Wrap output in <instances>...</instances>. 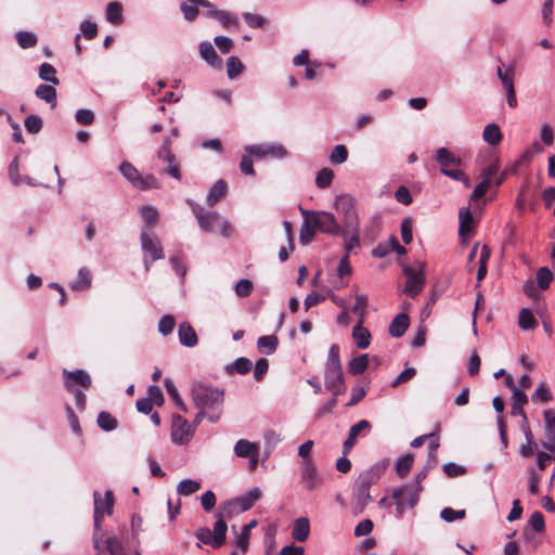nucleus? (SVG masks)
<instances>
[{
	"label": "nucleus",
	"mask_w": 555,
	"mask_h": 555,
	"mask_svg": "<svg viewBox=\"0 0 555 555\" xmlns=\"http://www.w3.org/2000/svg\"><path fill=\"white\" fill-rule=\"evenodd\" d=\"M413 461V455L410 453L403 454L397 460L395 469L399 477H404L410 472Z\"/></svg>",
	"instance_id": "c03bdc74"
},
{
	"label": "nucleus",
	"mask_w": 555,
	"mask_h": 555,
	"mask_svg": "<svg viewBox=\"0 0 555 555\" xmlns=\"http://www.w3.org/2000/svg\"><path fill=\"white\" fill-rule=\"evenodd\" d=\"M253 367V363L249 359L245 357L237 358L234 362L228 364L225 366V372L230 375L237 374H246Z\"/></svg>",
	"instance_id": "7c9ffc66"
},
{
	"label": "nucleus",
	"mask_w": 555,
	"mask_h": 555,
	"mask_svg": "<svg viewBox=\"0 0 555 555\" xmlns=\"http://www.w3.org/2000/svg\"><path fill=\"white\" fill-rule=\"evenodd\" d=\"M279 339L274 335L260 336L257 340V348L267 356L275 352Z\"/></svg>",
	"instance_id": "72a5a7b5"
},
{
	"label": "nucleus",
	"mask_w": 555,
	"mask_h": 555,
	"mask_svg": "<svg viewBox=\"0 0 555 555\" xmlns=\"http://www.w3.org/2000/svg\"><path fill=\"white\" fill-rule=\"evenodd\" d=\"M372 502V496L370 495V489L359 486L357 483L353 485L352 495H351V512L353 515L361 514L367 504Z\"/></svg>",
	"instance_id": "dca6fc26"
},
{
	"label": "nucleus",
	"mask_w": 555,
	"mask_h": 555,
	"mask_svg": "<svg viewBox=\"0 0 555 555\" xmlns=\"http://www.w3.org/2000/svg\"><path fill=\"white\" fill-rule=\"evenodd\" d=\"M39 78L48 81L54 86L60 83L59 78L56 77V69L50 63H42L39 67Z\"/></svg>",
	"instance_id": "37998d69"
},
{
	"label": "nucleus",
	"mask_w": 555,
	"mask_h": 555,
	"mask_svg": "<svg viewBox=\"0 0 555 555\" xmlns=\"http://www.w3.org/2000/svg\"><path fill=\"white\" fill-rule=\"evenodd\" d=\"M460 219V235L464 236L473 230L474 219L469 207H463L459 212Z\"/></svg>",
	"instance_id": "473e14b6"
},
{
	"label": "nucleus",
	"mask_w": 555,
	"mask_h": 555,
	"mask_svg": "<svg viewBox=\"0 0 555 555\" xmlns=\"http://www.w3.org/2000/svg\"><path fill=\"white\" fill-rule=\"evenodd\" d=\"M314 447L313 440H307L298 448V456L301 459L299 465H311L315 464L312 457V450Z\"/></svg>",
	"instance_id": "58836bf2"
},
{
	"label": "nucleus",
	"mask_w": 555,
	"mask_h": 555,
	"mask_svg": "<svg viewBox=\"0 0 555 555\" xmlns=\"http://www.w3.org/2000/svg\"><path fill=\"white\" fill-rule=\"evenodd\" d=\"M42 124V119L38 115H29L24 120L25 129L33 134H36L41 130Z\"/></svg>",
	"instance_id": "680f3d73"
},
{
	"label": "nucleus",
	"mask_w": 555,
	"mask_h": 555,
	"mask_svg": "<svg viewBox=\"0 0 555 555\" xmlns=\"http://www.w3.org/2000/svg\"><path fill=\"white\" fill-rule=\"evenodd\" d=\"M80 36L82 35L86 39L91 40L96 37L98 34V26L95 23L85 20L80 24Z\"/></svg>",
	"instance_id": "774afa93"
},
{
	"label": "nucleus",
	"mask_w": 555,
	"mask_h": 555,
	"mask_svg": "<svg viewBox=\"0 0 555 555\" xmlns=\"http://www.w3.org/2000/svg\"><path fill=\"white\" fill-rule=\"evenodd\" d=\"M313 224L317 227L318 231L332 234L339 235L346 238V231L341 229L339 223L337 222L335 216L332 212H327L324 210L314 211L313 215Z\"/></svg>",
	"instance_id": "6e6552de"
},
{
	"label": "nucleus",
	"mask_w": 555,
	"mask_h": 555,
	"mask_svg": "<svg viewBox=\"0 0 555 555\" xmlns=\"http://www.w3.org/2000/svg\"><path fill=\"white\" fill-rule=\"evenodd\" d=\"M106 20L113 25H119L122 22V5L117 1H112L106 7Z\"/></svg>",
	"instance_id": "c9c22d12"
},
{
	"label": "nucleus",
	"mask_w": 555,
	"mask_h": 555,
	"mask_svg": "<svg viewBox=\"0 0 555 555\" xmlns=\"http://www.w3.org/2000/svg\"><path fill=\"white\" fill-rule=\"evenodd\" d=\"M245 151L257 158L270 156L283 159L287 156V150L280 143L246 145Z\"/></svg>",
	"instance_id": "9d476101"
},
{
	"label": "nucleus",
	"mask_w": 555,
	"mask_h": 555,
	"mask_svg": "<svg viewBox=\"0 0 555 555\" xmlns=\"http://www.w3.org/2000/svg\"><path fill=\"white\" fill-rule=\"evenodd\" d=\"M553 280V273L546 267H542L537 271V281L539 287L544 291L547 289Z\"/></svg>",
	"instance_id": "052dcab7"
},
{
	"label": "nucleus",
	"mask_w": 555,
	"mask_h": 555,
	"mask_svg": "<svg viewBox=\"0 0 555 555\" xmlns=\"http://www.w3.org/2000/svg\"><path fill=\"white\" fill-rule=\"evenodd\" d=\"M348 158V151L347 147L343 144L336 145L331 155H330V162L335 165H340L345 163Z\"/></svg>",
	"instance_id": "13d9d810"
},
{
	"label": "nucleus",
	"mask_w": 555,
	"mask_h": 555,
	"mask_svg": "<svg viewBox=\"0 0 555 555\" xmlns=\"http://www.w3.org/2000/svg\"><path fill=\"white\" fill-rule=\"evenodd\" d=\"M216 516L218 517L217 521L214 525V530H211L214 537L217 539V542L222 546L225 542V534H227V522L224 521L225 517H221L219 515V509L216 513Z\"/></svg>",
	"instance_id": "a18cd8bd"
},
{
	"label": "nucleus",
	"mask_w": 555,
	"mask_h": 555,
	"mask_svg": "<svg viewBox=\"0 0 555 555\" xmlns=\"http://www.w3.org/2000/svg\"><path fill=\"white\" fill-rule=\"evenodd\" d=\"M178 336L181 345L185 347H194L197 344V335L190 323L182 322L178 328Z\"/></svg>",
	"instance_id": "b1692460"
},
{
	"label": "nucleus",
	"mask_w": 555,
	"mask_h": 555,
	"mask_svg": "<svg viewBox=\"0 0 555 555\" xmlns=\"http://www.w3.org/2000/svg\"><path fill=\"white\" fill-rule=\"evenodd\" d=\"M199 54L203 60L207 62L214 68L222 67V60L216 53L215 48L209 41H203L199 43Z\"/></svg>",
	"instance_id": "4be33fe9"
},
{
	"label": "nucleus",
	"mask_w": 555,
	"mask_h": 555,
	"mask_svg": "<svg viewBox=\"0 0 555 555\" xmlns=\"http://www.w3.org/2000/svg\"><path fill=\"white\" fill-rule=\"evenodd\" d=\"M388 465H389V463L387 460H383V461L375 463L373 466L363 470L358 476L354 483L370 489L371 486L376 483L377 480L380 478V476L386 472Z\"/></svg>",
	"instance_id": "f8f14e48"
},
{
	"label": "nucleus",
	"mask_w": 555,
	"mask_h": 555,
	"mask_svg": "<svg viewBox=\"0 0 555 555\" xmlns=\"http://www.w3.org/2000/svg\"><path fill=\"white\" fill-rule=\"evenodd\" d=\"M333 178H334L333 170L330 168H323L317 175L315 184L320 189L328 188L332 183Z\"/></svg>",
	"instance_id": "bf43d9fd"
},
{
	"label": "nucleus",
	"mask_w": 555,
	"mask_h": 555,
	"mask_svg": "<svg viewBox=\"0 0 555 555\" xmlns=\"http://www.w3.org/2000/svg\"><path fill=\"white\" fill-rule=\"evenodd\" d=\"M518 324L521 330L528 331L535 327L537 321L532 312L529 309L525 308L519 313Z\"/></svg>",
	"instance_id": "3c124183"
},
{
	"label": "nucleus",
	"mask_w": 555,
	"mask_h": 555,
	"mask_svg": "<svg viewBox=\"0 0 555 555\" xmlns=\"http://www.w3.org/2000/svg\"><path fill=\"white\" fill-rule=\"evenodd\" d=\"M175 325V318L171 314H166L162 317V319L158 322V332L164 336H167L170 333H172Z\"/></svg>",
	"instance_id": "e2e57ef3"
},
{
	"label": "nucleus",
	"mask_w": 555,
	"mask_h": 555,
	"mask_svg": "<svg viewBox=\"0 0 555 555\" xmlns=\"http://www.w3.org/2000/svg\"><path fill=\"white\" fill-rule=\"evenodd\" d=\"M35 95L50 105L56 107V89L50 85H39L35 90Z\"/></svg>",
	"instance_id": "cd10ccee"
},
{
	"label": "nucleus",
	"mask_w": 555,
	"mask_h": 555,
	"mask_svg": "<svg viewBox=\"0 0 555 555\" xmlns=\"http://www.w3.org/2000/svg\"><path fill=\"white\" fill-rule=\"evenodd\" d=\"M552 400V393L545 383H541L531 395V401L534 403H546Z\"/></svg>",
	"instance_id": "8fccbe9b"
},
{
	"label": "nucleus",
	"mask_w": 555,
	"mask_h": 555,
	"mask_svg": "<svg viewBox=\"0 0 555 555\" xmlns=\"http://www.w3.org/2000/svg\"><path fill=\"white\" fill-rule=\"evenodd\" d=\"M325 388L332 391L334 397L346 390L341 367H325Z\"/></svg>",
	"instance_id": "2eb2a0df"
},
{
	"label": "nucleus",
	"mask_w": 555,
	"mask_h": 555,
	"mask_svg": "<svg viewBox=\"0 0 555 555\" xmlns=\"http://www.w3.org/2000/svg\"><path fill=\"white\" fill-rule=\"evenodd\" d=\"M346 231V235L350 233V237L346 241L345 248L348 255L354 247L360 246V225L357 228L343 229Z\"/></svg>",
	"instance_id": "5fc2aeb1"
},
{
	"label": "nucleus",
	"mask_w": 555,
	"mask_h": 555,
	"mask_svg": "<svg viewBox=\"0 0 555 555\" xmlns=\"http://www.w3.org/2000/svg\"><path fill=\"white\" fill-rule=\"evenodd\" d=\"M98 426L105 431H112L117 428V420L107 412H100L96 418Z\"/></svg>",
	"instance_id": "49530a36"
},
{
	"label": "nucleus",
	"mask_w": 555,
	"mask_h": 555,
	"mask_svg": "<svg viewBox=\"0 0 555 555\" xmlns=\"http://www.w3.org/2000/svg\"><path fill=\"white\" fill-rule=\"evenodd\" d=\"M465 515H466L465 509L456 511L451 507H444L440 513V517L447 522H452L457 519H463L465 517Z\"/></svg>",
	"instance_id": "0e129e2a"
},
{
	"label": "nucleus",
	"mask_w": 555,
	"mask_h": 555,
	"mask_svg": "<svg viewBox=\"0 0 555 555\" xmlns=\"http://www.w3.org/2000/svg\"><path fill=\"white\" fill-rule=\"evenodd\" d=\"M369 305L367 296L364 294L356 295V305L353 307V312L358 314L360 323L364 322L365 319V309Z\"/></svg>",
	"instance_id": "6e6d98bb"
},
{
	"label": "nucleus",
	"mask_w": 555,
	"mask_h": 555,
	"mask_svg": "<svg viewBox=\"0 0 555 555\" xmlns=\"http://www.w3.org/2000/svg\"><path fill=\"white\" fill-rule=\"evenodd\" d=\"M223 389L203 382H195L191 387V398L201 410L220 405L223 401Z\"/></svg>",
	"instance_id": "f03ea898"
},
{
	"label": "nucleus",
	"mask_w": 555,
	"mask_h": 555,
	"mask_svg": "<svg viewBox=\"0 0 555 555\" xmlns=\"http://www.w3.org/2000/svg\"><path fill=\"white\" fill-rule=\"evenodd\" d=\"M496 75L501 80L504 89L506 90L507 104L509 107H515L517 105V99L514 88V77L515 72L512 66H499L496 69Z\"/></svg>",
	"instance_id": "ddd939ff"
},
{
	"label": "nucleus",
	"mask_w": 555,
	"mask_h": 555,
	"mask_svg": "<svg viewBox=\"0 0 555 555\" xmlns=\"http://www.w3.org/2000/svg\"><path fill=\"white\" fill-rule=\"evenodd\" d=\"M418 270L409 266L403 267V273L406 276L403 293L411 298H415L423 289L425 284L424 263L418 262Z\"/></svg>",
	"instance_id": "423d86ee"
},
{
	"label": "nucleus",
	"mask_w": 555,
	"mask_h": 555,
	"mask_svg": "<svg viewBox=\"0 0 555 555\" xmlns=\"http://www.w3.org/2000/svg\"><path fill=\"white\" fill-rule=\"evenodd\" d=\"M317 227L313 224V222H308L307 220H304L300 231H299V242L302 245H308L317 231Z\"/></svg>",
	"instance_id": "de8ad7c7"
},
{
	"label": "nucleus",
	"mask_w": 555,
	"mask_h": 555,
	"mask_svg": "<svg viewBox=\"0 0 555 555\" xmlns=\"http://www.w3.org/2000/svg\"><path fill=\"white\" fill-rule=\"evenodd\" d=\"M94 527L95 530H100L102 520L104 516L109 515L113 509V493L107 490L105 492V499L102 500L101 493L99 491H94Z\"/></svg>",
	"instance_id": "9b49d317"
},
{
	"label": "nucleus",
	"mask_w": 555,
	"mask_h": 555,
	"mask_svg": "<svg viewBox=\"0 0 555 555\" xmlns=\"http://www.w3.org/2000/svg\"><path fill=\"white\" fill-rule=\"evenodd\" d=\"M335 208L341 217L344 229L357 228L360 225L353 197L347 194L336 196Z\"/></svg>",
	"instance_id": "39448f33"
},
{
	"label": "nucleus",
	"mask_w": 555,
	"mask_h": 555,
	"mask_svg": "<svg viewBox=\"0 0 555 555\" xmlns=\"http://www.w3.org/2000/svg\"><path fill=\"white\" fill-rule=\"evenodd\" d=\"M323 481L324 479L318 469L317 463L299 465V482L306 491H315L323 485Z\"/></svg>",
	"instance_id": "1a4fd4ad"
},
{
	"label": "nucleus",
	"mask_w": 555,
	"mask_h": 555,
	"mask_svg": "<svg viewBox=\"0 0 555 555\" xmlns=\"http://www.w3.org/2000/svg\"><path fill=\"white\" fill-rule=\"evenodd\" d=\"M351 273H352V268L349 262V255H345L340 259L339 264L333 274L346 280V278H349L351 275Z\"/></svg>",
	"instance_id": "69168bd1"
},
{
	"label": "nucleus",
	"mask_w": 555,
	"mask_h": 555,
	"mask_svg": "<svg viewBox=\"0 0 555 555\" xmlns=\"http://www.w3.org/2000/svg\"><path fill=\"white\" fill-rule=\"evenodd\" d=\"M164 385H165L167 393L169 395L171 400L175 402L177 408L180 409L182 412H186L188 411L186 405L183 402L182 398L180 397L179 391H178L176 385L173 384V382L169 378H165Z\"/></svg>",
	"instance_id": "ea45409f"
},
{
	"label": "nucleus",
	"mask_w": 555,
	"mask_h": 555,
	"mask_svg": "<svg viewBox=\"0 0 555 555\" xmlns=\"http://www.w3.org/2000/svg\"><path fill=\"white\" fill-rule=\"evenodd\" d=\"M211 15H214L215 17H217L219 20V22L223 25V26H237L238 25V20L236 16H234L233 14H231L230 12L228 11H222V10H214L211 11Z\"/></svg>",
	"instance_id": "4d7b16f0"
},
{
	"label": "nucleus",
	"mask_w": 555,
	"mask_h": 555,
	"mask_svg": "<svg viewBox=\"0 0 555 555\" xmlns=\"http://www.w3.org/2000/svg\"><path fill=\"white\" fill-rule=\"evenodd\" d=\"M91 286V275L88 269L81 268L77 278L70 283L73 291H86Z\"/></svg>",
	"instance_id": "e433bc0d"
},
{
	"label": "nucleus",
	"mask_w": 555,
	"mask_h": 555,
	"mask_svg": "<svg viewBox=\"0 0 555 555\" xmlns=\"http://www.w3.org/2000/svg\"><path fill=\"white\" fill-rule=\"evenodd\" d=\"M257 526V520L253 519L245 525L241 533L235 538V547L240 550L242 554H245L248 550L250 531Z\"/></svg>",
	"instance_id": "bb28decb"
},
{
	"label": "nucleus",
	"mask_w": 555,
	"mask_h": 555,
	"mask_svg": "<svg viewBox=\"0 0 555 555\" xmlns=\"http://www.w3.org/2000/svg\"><path fill=\"white\" fill-rule=\"evenodd\" d=\"M528 402V397L521 389L514 387L512 395L511 414L513 416L519 415L524 422L527 423V416L524 411V405Z\"/></svg>",
	"instance_id": "aec40b11"
},
{
	"label": "nucleus",
	"mask_w": 555,
	"mask_h": 555,
	"mask_svg": "<svg viewBox=\"0 0 555 555\" xmlns=\"http://www.w3.org/2000/svg\"><path fill=\"white\" fill-rule=\"evenodd\" d=\"M63 375L65 377L64 385L67 390L77 389L76 386L80 385L85 389H88L91 386V377L83 370L76 371H63Z\"/></svg>",
	"instance_id": "f3484780"
},
{
	"label": "nucleus",
	"mask_w": 555,
	"mask_h": 555,
	"mask_svg": "<svg viewBox=\"0 0 555 555\" xmlns=\"http://www.w3.org/2000/svg\"><path fill=\"white\" fill-rule=\"evenodd\" d=\"M371 428V424L366 420H361L357 424L352 425L349 429L348 438L344 442V454L347 455L350 450L354 447L357 443L358 436L364 431L369 430Z\"/></svg>",
	"instance_id": "6ab92c4d"
},
{
	"label": "nucleus",
	"mask_w": 555,
	"mask_h": 555,
	"mask_svg": "<svg viewBox=\"0 0 555 555\" xmlns=\"http://www.w3.org/2000/svg\"><path fill=\"white\" fill-rule=\"evenodd\" d=\"M198 227L205 232H214L219 228V232L224 237H230L232 228L230 222L217 211H205L204 208L192 199H188Z\"/></svg>",
	"instance_id": "f257e3e1"
},
{
	"label": "nucleus",
	"mask_w": 555,
	"mask_h": 555,
	"mask_svg": "<svg viewBox=\"0 0 555 555\" xmlns=\"http://www.w3.org/2000/svg\"><path fill=\"white\" fill-rule=\"evenodd\" d=\"M371 333L363 326V323L358 321V324L352 328V338L354 344L360 349H366L371 344Z\"/></svg>",
	"instance_id": "a878e982"
},
{
	"label": "nucleus",
	"mask_w": 555,
	"mask_h": 555,
	"mask_svg": "<svg viewBox=\"0 0 555 555\" xmlns=\"http://www.w3.org/2000/svg\"><path fill=\"white\" fill-rule=\"evenodd\" d=\"M157 158L167 164L164 172L176 180H181L180 163L171 151V138L166 137L157 151Z\"/></svg>",
	"instance_id": "0eeeda50"
},
{
	"label": "nucleus",
	"mask_w": 555,
	"mask_h": 555,
	"mask_svg": "<svg viewBox=\"0 0 555 555\" xmlns=\"http://www.w3.org/2000/svg\"><path fill=\"white\" fill-rule=\"evenodd\" d=\"M141 216L146 225L152 227L157 222L158 211L153 206H143L141 208Z\"/></svg>",
	"instance_id": "338daca9"
},
{
	"label": "nucleus",
	"mask_w": 555,
	"mask_h": 555,
	"mask_svg": "<svg viewBox=\"0 0 555 555\" xmlns=\"http://www.w3.org/2000/svg\"><path fill=\"white\" fill-rule=\"evenodd\" d=\"M228 185L224 180H218L208 191L206 202L209 206H215L227 193Z\"/></svg>",
	"instance_id": "c85d7f7f"
},
{
	"label": "nucleus",
	"mask_w": 555,
	"mask_h": 555,
	"mask_svg": "<svg viewBox=\"0 0 555 555\" xmlns=\"http://www.w3.org/2000/svg\"><path fill=\"white\" fill-rule=\"evenodd\" d=\"M410 325V319L405 313H399L393 318L389 324V334L392 337L399 338L404 335Z\"/></svg>",
	"instance_id": "5701e85b"
},
{
	"label": "nucleus",
	"mask_w": 555,
	"mask_h": 555,
	"mask_svg": "<svg viewBox=\"0 0 555 555\" xmlns=\"http://www.w3.org/2000/svg\"><path fill=\"white\" fill-rule=\"evenodd\" d=\"M119 171L124 176V178L133 186L135 188L141 173L138 171V169L130 164L129 162H122L119 165Z\"/></svg>",
	"instance_id": "4c0bfd02"
},
{
	"label": "nucleus",
	"mask_w": 555,
	"mask_h": 555,
	"mask_svg": "<svg viewBox=\"0 0 555 555\" xmlns=\"http://www.w3.org/2000/svg\"><path fill=\"white\" fill-rule=\"evenodd\" d=\"M262 492L258 487H254L246 493L229 500L219 506L221 517H230L232 513H243L251 508L261 498Z\"/></svg>",
	"instance_id": "7ed1b4c3"
},
{
	"label": "nucleus",
	"mask_w": 555,
	"mask_h": 555,
	"mask_svg": "<svg viewBox=\"0 0 555 555\" xmlns=\"http://www.w3.org/2000/svg\"><path fill=\"white\" fill-rule=\"evenodd\" d=\"M141 247L143 251L151 255L152 260H159L164 258L163 247L159 240L150 231V229L143 228L141 235Z\"/></svg>",
	"instance_id": "4468645a"
},
{
	"label": "nucleus",
	"mask_w": 555,
	"mask_h": 555,
	"mask_svg": "<svg viewBox=\"0 0 555 555\" xmlns=\"http://www.w3.org/2000/svg\"><path fill=\"white\" fill-rule=\"evenodd\" d=\"M159 188H160V183H159L158 179L154 175H151V173L145 175V176L141 175V177L135 185V189L142 190V191L151 190V189H159Z\"/></svg>",
	"instance_id": "864d4df0"
},
{
	"label": "nucleus",
	"mask_w": 555,
	"mask_h": 555,
	"mask_svg": "<svg viewBox=\"0 0 555 555\" xmlns=\"http://www.w3.org/2000/svg\"><path fill=\"white\" fill-rule=\"evenodd\" d=\"M201 489V482L194 479H183L177 486L179 495L188 496Z\"/></svg>",
	"instance_id": "79ce46f5"
},
{
	"label": "nucleus",
	"mask_w": 555,
	"mask_h": 555,
	"mask_svg": "<svg viewBox=\"0 0 555 555\" xmlns=\"http://www.w3.org/2000/svg\"><path fill=\"white\" fill-rule=\"evenodd\" d=\"M244 65L241 60L236 56H230L227 60V74L230 79L236 78L242 74Z\"/></svg>",
	"instance_id": "603ef678"
},
{
	"label": "nucleus",
	"mask_w": 555,
	"mask_h": 555,
	"mask_svg": "<svg viewBox=\"0 0 555 555\" xmlns=\"http://www.w3.org/2000/svg\"><path fill=\"white\" fill-rule=\"evenodd\" d=\"M369 365V356L366 353L353 358L348 363V371L351 375L362 374Z\"/></svg>",
	"instance_id": "a19ab883"
},
{
	"label": "nucleus",
	"mask_w": 555,
	"mask_h": 555,
	"mask_svg": "<svg viewBox=\"0 0 555 555\" xmlns=\"http://www.w3.org/2000/svg\"><path fill=\"white\" fill-rule=\"evenodd\" d=\"M421 490L422 487L418 485V481L396 489L392 493V499L396 501L397 512L403 514L408 508L414 507L418 501Z\"/></svg>",
	"instance_id": "20e7f679"
},
{
	"label": "nucleus",
	"mask_w": 555,
	"mask_h": 555,
	"mask_svg": "<svg viewBox=\"0 0 555 555\" xmlns=\"http://www.w3.org/2000/svg\"><path fill=\"white\" fill-rule=\"evenodd\" d=\"M192 437L191 426L188 421L181 416H173L171 438L172 441L179 444L189 442Z\"/></svg>",
	"instance_id": "a211bd4d"
},
{
	"label": "nucleus",
	"mask_w": 555,
	"mask_h": 555,
	"mask_svg": "<svg viewBox=\"0 0 555 555\" xmlns=\"http://www.w3.org/2000/svg\"><path fill=\"white\" fill-rule=\"evenodd\" d=\"M17 44L22 49H30L37 46L38 36L34 31L20 30L15 34Z\"/></svg>",
	"instance_id": "f704fd0d"
},
{
	"label": "nucleus",
	"mask_w": 555,
	"mask_h": 555,
	"mask_svg": "<svg viewBox=\"0 0 555 555\" xmlns=\"http://www.w3.org/2000/svg\"><path fill=\"white\" fill-rule=\"evenodd\" d=\"M482 139L492 146H496L501 143L503 135L500 127L496 124H489L485 127Z\"/></svg>",
	"instance_id": "c756f323"
},
{
	"label": "nucleus",
	"mask_w": 555,
	"mask_h": 555,
	"mask_svg": "<svg viewBox=\"0 0 555 555\" xmlns=\"http://www.w3.org/2000/svg\"><path fill=\"white\" fill-rule=\"evenodd\" d=\"M436 160L440 166V171L449 169L451 166H461L462 159L452 154L448 149L440 147L436 151Z\"/></svg>",
	"instance_id": "412c9836"
},
{
	"label": "nucleus",
	"mask_w": 555,
	"mask_h": 555,
	"mask_svg": "<svg viewBox=\"0 0 555 555\" xmlns=\"http://www.w3.org/2000/svg\"><path fill=\"white\" fill-rule=\"evenodd\" d=\"M310 533V521L307 517H299L295 520L292 538L297 542H305Z\"/></svg>",
	"instance_id": "393cba45"
},
{
	"label": "nucleus",
	"mask_w": 555,
	"mask_h": 555,
	"mask_svg": "<svg viewBox=\"0 0 555 555\" xmlns=\"http://www.w3.org/2000/svg\"><path fill=\"white\" fill-rule=\"evenodd\" d=\"M259 444L255 442H250L246 439H240L236 441L234 446V454L238 457H248L254 452L258 451Z\"/></svg>",
	"instance_id": "2f4dec72"
},
{
	"label": "nucleus",
	"mask_w": 555,
	"mask_h": 555,
	"mask_svg": "<svg viewBox=\"0 0 555 555\" xmlns=\"http://www.w3.org/2000/svg\"><path fill=\"white\" fill-rule=\"evenodd\" d=\"M195 537L199 540L201 543L206 545H210L215 548H219L221 546L219 542H217V539L214 537L211 530L207 527L197 529Z\"/></svg>",
	"instance_id": "09e8293b"
}]
</instances>
